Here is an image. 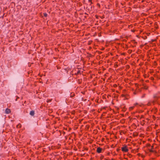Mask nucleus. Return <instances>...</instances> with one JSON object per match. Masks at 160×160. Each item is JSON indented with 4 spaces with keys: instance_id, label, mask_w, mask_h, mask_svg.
<instances>
[{
    "instance_id": "1",
    "label": "nucleus",
    "mask_w": 160,
    "mask_h": 160,
    "mask_svg": "<svg viewBox=\"0 0 160 160\" xmlns=\"http://www.w3.org/2000/svg\"><path fill=\"white\" fill-rule=\"evenodd\" d=\"M122 151L124 152H126L128 151V149L127 148V147H122Z\"/></svg>"
},
{
    "instance_id": "2",
    "label": "nucleus",
    "mask_w": 160,
    "mask_h": 160,
    "mask_svg": "<svg viewBox=\"0 0 160 160\" xmlns=\"http://www.w3.org/2000/svg\"><path fill=\"white\" fill-rule=\"evenodd\" d=\"M10 112V109L7 108L5 110V112L6 114H9Z\"/></svg>"
},
{
    "instance_id": "3",
    "label": "nucleus",
    "mask_w": 160,
    "mask_h": 160,
    "mask_svg": "<svg viewBox=\"0 0 160 160\" xmlns=\"http://www.w3.org/2000/svg\"><path fill=\"white\" fill-rule=\"evenodd\" d=\"M29 114L31 116H33L34 115V111L33 110L31 111Z\"/></svg>"
},
{
    "instance_id": "4",
    "label": "nucleus",
    "mask_w": 160,
    "mask_h": 160,
    "mask_svg": "<svg viewBox=\"0 0 160 160\" xmlns=\"http://www.w3.org/2000/svg\"><path fill=\"white\" fill-rule=\"evenodd\" d=\"M102 149L100 147H98L97 149V152L98 153H100L101 152Z\"/></svg>"
},
{
    "instance_id": "5",
    "label": "nucleus",
    "mask_w": 160,
    "mask_h": 160,
    "mask_svg": "<svg viewBox=\"0 0 160 160\" xmlns=\"http://www.w3.org/2000/svg\"><path fill=\"white\" fill-rule=\"evenodd\" d=\"M154 98H155L154 100L152 101H151L152 102V103H154V102H155V101H156V98H158L156 96H154Z\"/></svg>"
},
{
    "instance_id": "6",
    "label": "nucleus",
    "mask_w": 160,
    "mask_h": 160,
    "mask_svg": "<svg viewBox=\"0 0 160 160\" xmlns=\"http://www.w3.org/2000/svg\"><path fill=\"white\" fill-rule=\"evenodd\" d=\"M21 127V125L20 124H18L17 126V127L18 128H20Z\"/></svg>"
},
{
    "instance_id": "7",
    "label": "nucleus",
    "mask_w": 160,
    "mask_h": 160,
    "mask_svg": "<svg viewBox=\"0 0 160 160\" xmlns=\"http://www.w3.org/2000/svg\"><path fill=\"white\" fill-rule=\"evenodd\" d=\"M44 14L45 17H47V14L46 13H44Z\"/></svg>"
},
{
    "instance_id": "8",
    "label": "nucleus",
    "mask_w": 160,
    "mask_h": 160,
    "mask_svg": "<svg viewBox=\"0 0 160 160\" xmlns=\"http://www.w3.org/2000/svg\"><path fill=\"white\" fill-rule=\"evenodd\" d=\"M148 105H150V102H149L148 103Z\"/></svg>"
},
{
    "instance_id": "9",
    "label": "nucleus",
    "mask_w": 160,
    "mask_h": 160,
    "mask_svg": "<svg viewBox=\"0 0 160 160\" xmlns=\"http://www.w3.org/2000/svg\"><path fill=\"white\" fill-rule=\"evenodd\" d=\"M150 152H154V151L152 150H150Z\"/></svg>"
},
{
    "instance_id": "10",
    "label": "nucleus",
    "mask_w": 160,
    "mask_h": 160,
    "mask_svg": "<svg viewBox=\"0 0 160 160\" xmlns=\"http://www.w3.org/2000/svg\"><path fill=\"white\" fill-rule=\"evenodd\" d=\"M133 107H131L130 108V109H133Z\"/></svg>"
},
{
    "instance_id": "11",
    "label": "nucleus",
    "mask_w": 160,
    "mask_h": 160,
    "mask_svg": "<svg viewBox=\"0 0 160 160\" xmlns=\"http://www.w3.org/2000/svg\"><path fill=\"white\" fill-rule=\"evenodd\" d=\"M51 100H49V101H50Z\"/></svg>"
}]
</instances>
